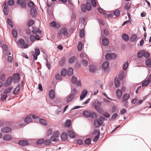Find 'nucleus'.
<instances>
[{
    "label": "nucleus",
    "mask_w": 151,
    "mask_h": 151,
    "mask_svg": "<svg viewBox=\"0 0 151 151\" xmlns=\"http://www.w3.org/2000/svg\"><path fill=\"white\" fill-rule=\"evenodd\" d=\"M114 15L116 17H118L120 14L119 10L118 9L116 10L114 12H113Z\"/></svg>",
    "instance_id": "nucleus-45"
},
{
    "label": "nucleus",
    "mask_w": 151,
    "mask_h": 151,
    "mask_svg": "<svg viewBox=\"0 0 151 151\" xmlns=\"http://www.w3.org/2000/svg\"><path fill=\"white\" fill-rule=\"evenodd\" d=\"M17 3L18 5H19L21 8L24 9L26 6V3L24 0H17Z\"/></svg>",
    "instance_id": "nucleus-4"
},
{
    "label": "nucleus",
    "mask_w": 151,
    "mask_h": 151,
    "mask_svg": "<svg viewBox=\"0 0 151 151\" xmlns=\"http://www.w3.org/2000/svg\"><path fill=\"white\" fill-rule=\"evenodd\" d=\"M35 51L32 52V55L33 56L34 60H36L37 58V56L40 54V50L39 49H35Z\"/></svg>",
    "instance_id": "nucleus-5"
},
{
    "label": "nucleus",
    "mask_w": 151,
    "mask_h": 151,
    "mask_svg": "<svg viewBox=\"0 0 151 151\" xmlns=\"http://www.w3.org/2000/svg\"><path fill=\"white\" fill-rule=\"evenodd\" d=\"M39 122L42 125H46L47 124V122L44 119H40Z\"/></svg>",
    "instance_id": "nucleus-28"
},
{
    "label": "nucleus",
    "mask_w": 151,
    "mask_h": 151,
    "mask_svg": "<svg viewBox=\"0 0 151 151\" xmlns=\"http://www.w3.org/2000/svg\"><path fill=\"white\" fill-rule=\"evenodd\" d=\"M28 5L29 7H33L35 6L34 3L32 1L29 2L28 3Z\"/></svg>",
    "instance_id": "nucleus-55"
},
{
    "label": "nucleus",
    "mask_w": 151,
    "mask_h": 151,
    "mask_svg": "<svg viewBox=\"0 0 151 151\" xmlns=\"http://www.w3.org/2000/svg\"><path fill=\"white\" fill-rule=\"evenodd\" d=\"M75 59L76 58L75 56H73L70 58L68 60L69 63H73Z\"/></svg>",
    "instance_id": "nucleus-43"
},
{
    "label": "nucleus",
    "mask_w": 151,
    "mask_h": 151,
    "mask_svg": "<svg viewBox=\"0 0 151 151\" xmlns=\"http://www.w3.org/2000/svg\"><path fill=\"white\" fill-rule=\"evenodd\" d=\"M44 139H40L38 140L37 142V143L38 144H41L44 143Z\"/></svg>",
    "instance_id": "nucleus-58"
},
{
    "label": "nucleus",
    "mask_w": 151,
    "mask_h": 151,
    "mask_svg": "<svg viewBox=\"0 0 151 151\" xmlns=\"http://www.w3.org/2000/svg\"><path fill=\"white\" fill-rule=\"evenodd\" d=\"M94 107L96 111H97L99 113L102 114L104 113V111L103 109L100 107L96 105H95L94 106Z\"/></svg>",
    "instance_id": "nucleus-16"
},
{
    "label": "nucleus",
    "mask_w": 151,
    "mask_h": 151,
    "mask_svg": "<svg viewBox=\"0 0 151 151\" xmlns=\"http://www.w3.org/2000/svg\"><path fill=\"white\" fill-rule=\"evenodd\" d=\"M97 9L100 13L103 14H105L106 12L105 11L101 8L98 7Z\"/></svg>",
    "instance_id": "nucleus-46"
},
{
    "label": "nucleus",
    "mask_w": 151,
    "mask_h": 151,
    "mask_svg": "<svg viewBox=\"0 0 151 151\" xmlns=\"http://www.w3.org/2000/svg\"><path fill=\"white\" fill-rule=\"evenodd\" d=\"M19 43L20 45L23 46L24 44V41L23 39H20L19 40Z\"/></svg>",
    "instance_id": "nucleus-56"
},
{
    "label": "nucleus",
    "mask_w": 151,
    "mask_h": 151,
    "mask_svg": "<svg viewBox=\"0 0 151 151\" xmlns=\"http://www.w3.org/2000/svg\"><path fill=\"white\" fill-rule=\"evenodd\" d=\"M82 47V43L80 42H78L77 46V48L78 50L79 51H80L81 50Z\"/></svg>",
    "instance_id": "nucleus-39"
},
{
    "label": "nucleus",
    "mask_w": 151,
    "mask_h": 151,
    "mask_svg": "<svg viewBox=\"0 0 151 151\" xmlns=\"http://www.w3.org/2000/svg\"><path fill=\"white\" fill-rule=\"evenodd\" d=\"M96 68L95 66L93 65H91L89 67V70L90 72L91 73L94 72L96 69Z\"/></svg>",
    "instance_id": "nucleus-37"
},
{
    "label": "nucleus",
    "mask_w": 151,
    "mask_h": 151,
    "mask_svg": "<svg viewBox=\"0 0 151 151\" xmlns=\"http://www.w3.org/2000/svg\"><path fill=\"white\" fill-rule=\"evenodd\" d=\"M61 32L65 36H67L68 35V32L66 29L65 28H63L61 30Z\"/></svg>",
    "instance_id": "nucleus-25"
},
{
    "label": "nucleus",
    "mask_w": 151,
    "mask_h": 151,
    "mask_svg": "<svg viewBox=\"0 0 151 151\" xmlns=\"http://www.w3.org/2000/svg\"><path fill=\"white\" fill-rule=\"evenodd\" d=\"M130 95L129 93H125L122 97V101L125 103V105H127L128 103V100L130 97Z\"/></svg>",
    "instance_id": "nucleus-7"
},
{
    "label": "nucleus",
    "mask_w": 151,
    "mask_h": 151,
    "mask_svg": "<svg viewBox=\"0 0 151 151\" xmlns=\"http://www.w3.org/2000/svg\"><path fill=\"white\" fill-rule=\"evenodd\" d=\"M137 38V36L136 34H133L131 36L130 38V40L132 42H134L135 41Z\"/></svg>",
    "instance_id": "nucleus-24"
},
{
    "label": "nucleus",
    "mask_w": 151,
    "mask_h": 151,
    "mask_svg": "<svg viewBox=\"0 0 151 151\" xmlns=\"http://www.w3.org/2000/svg\"><path fill=\"white\" fill-rule=\"evenodd\" d=\"M122 39L126 41H128L129 40V38L128 36L126 34H122Z\"/></svg>",
    "instance_id": "nucleus-36"
},
{
    "label": "nucleus",
    "mask_w": 151,
    "mask_h": 151,
    "mask_svg": "<svg viewBox=\"0 0 151 151\" xmlns=\"http://www.w3.org/2000/svg\"><path fill=\"white\" fill-rule=\"evenodd\" d=\"M70 120H68L66 121L65 123V126L66 127H69L70 126Z\"/></svg>",
    "instance_id": "nucleus-50"
},
{
    "label": "nucleus",
    "mask_w": 151,
    "mask_h": 151,
    "mask_svg": "<svg viewBox=\"0 0 151 151\" xmlns=\"http://www.w3.org/2000/svg\"><path fill=\"white\" fill-rule=\"evenodd\" d=\"M61 139L63 141L65 140L67 138V134L65 133H63L61 135Z\"/></svg>",
    "instance_id": "nucleus-32"
},
{
    "label": "nucleus",
    "mask_w": 151,
    "mask_h": 151,
    "mask_svg": "<svg viewBox=\"0 0 151 151\" xmlns=\"http://www.w3.org/2000/svg\"><path fill=\"white\" fill-rule=\"evenodd\" d=\"M75 96V94L74 93H72L67 96V101L69 102L71 101L74 98Z\"/></svg>",
    "instance_id": "nucleus-15"
},
{
    "label": "nucleus",
    "mask_w": 151,
    "mask_h": 151,
    "mask_svg": "<svg viewBox=\"0 0 151 151\" xmlns=\"http://www.w3.org/2000/svg\"><path fill=\"white\" fill-rule=\"evenodd\" d=\"M116 94L117 97L119 99H120L121 98L122 95V92L120 90H117L116 91Z\"/></svg>",
    "instance_id": "nucleus-35"
},
{
    "label": "nucleus",
    "mask_w": 151,
    "mask_h": 151,
    "mask_svg": "<svg viewBox=\"0 0 151 151\" xmlns=\"http://www.w3.org/2000/svg\"><path fill=\"white\" fill-rule=\"evenodd\" d=\"M3 50L4 52L6 55H10L11 53L8 51V47L7 45H2Z\"/></svg>",
    "instance_id": "nucleus-10"
},
{
    "label": "nucleus",
    "mask_w": 151,
    "mask_h": 151,
    "mask_svg": "<svg viewBox=\"0 0 151 151\" xmlns=\"http://www.w3.org/2000/svg\"><path fill=\"white\" fill-rule=\"evenodd\" d=\"M99 132H98V134L93 139V141L94 142H96L99 139Z\"/></svg>",
    "instance_id": "nucleus-52"
},
{
    "label": "nucleus",
    "mask_w": 151,
    "mask_h": 151,
    "mask_svg": "<svg viewBox=\"0 0 151 151\" xmlns=\"http://www.w3.org/2000/svg\"><path fill=\"white\" fill-rule=\"evenodd\" d=\"M7 96V95L6 94L2 95L1 98V101H4L6 99Z\"/></svg>",
    "instance_id": "nucleus-62"
},
{
    "label": "nucleus",
    "mask_w": 151,
    "mask_h": 151,
    "mask_svg": "<svg viewBox=\"0 0 151 151\" xmlns=\"http://www.w3.org/2000/svg\"><path fill=\"white\" fill-rule=\"evenodd\" d=\"M117 113H115L113 114L111 118V120H114L117 117Z\"/></svg>",
    "instance_id": "nucleus-64"
},
{
    "label": "nucleus",
    "mask_w": 151,
    "mask_h": 151,
    "mask_svg": "<svg viewBox=\"0 0 151 151\" xmlns=\"http://www.w3.org/2000/svg\"><path fill=\"white\" fill-rule=\"evenodd\" d=\"M8 3L9 6H12L14 4V0H9Z\"/></svg>",
    "instance_id": "nucleus-53"
},
{
    "label": "nucleus",
    "mask_w": 151,
    "mask_h": 151,
    "mask_svg": "<svg viewBox=\"0 0 151 151\" xmlns=\"http://www.w3.org/2000/svg\"><path fill=\"white\" fill-rule=\"evenodd\" d=\"M56 25V23L54 21H52L50 23V26L52 27H54Z\"/></svg>",
    "instance_id": "nucleus-61"
},
{
    "label": "nucleus",
    "mask_w": 151,
    "mask_h": 151,
    "mask_svg": "<svg viewBox=\"0 0 151 151\" xmlns=\"http://www.w3.org/2000/svg\"><path fill=\"white\" fill-rule=\"evenodd\" d=\"M145 51L144 50H141L139 51L137 53V57L138 58H141L142 56L144 55Z\"/></svg>",
    "instance_id": "nucleus-34"
},
{
    "label": "nucleus",
    "mask_w": 151,
    "mask_h": 151,
    "mask_svg": "<svg viewBox=\"0 0 151 151\" xmlns=\"http://www.w3.org/2000/svg\"><path fill=\"white\" fill-rule=\"evenodd\" d=\"M3 138L4 140L9 141L12 139V137L10 135L6 134L3 136Z\"/></svg>",
    "instance_id": "nucleus-23"
},
{
    "label": "nucleus",
    "mask_w": 151,
    "mask_h": 151,
    "mask_svg": "<svg viewBox=\"0 0 151 151\" xmlns=\"http://www.w3.org/2000/svg\"><path fill=\"white\" fill-rule=\"evenodd\" d=\"M83 115L87 117H90L91 118H96L97 117V115L96 113L93 112H91L90 111L86 110L83 113Z\"/></svg>",
    "instance_id": "nucleus-1"
},
{
    "label": "nucleus",
    "mask_w": 151,
    "mask_h": 151,
    "mask_svg": "<svg viewBox=\"0 0 151 151\" xmlns=\"http://www.w3.org/2000/svg\"><path fill=\"white\" fill-rule=\"evenodd\" d=\"M109 66V63L108 61L105 62L102 65V67L105 71L108 70Z\"/></svg>",
    "instance_id": "nucleus-11"
},
{
    "label": "nucleus",
    "mask_w": 151,
    "mask_h": 151,
    "mask_svg": "<svg viewBox=\"0 0 151 151\" xmlns=\"http://www.w3.org/2000/svg\"><path fill=\"white\" fill-rule=\"evenodd\" d=\"M109 43V40L107 38H105L102 40V44L103 45L106 46Z\"/></svg>",
    "instance_id": "nucleus-26"
},
{
    "label": "nucleus",
    "mask_w": 151,
    "mask_h": 151,
    "mask_svg": "<svg viewBox=\"0 0 151 151\" xmlns=\"http://www.w3.org/2000/svg\"><path fill=\"white\" fill-rule=\"evenodd\" d=\"M77 81V78L75 76H73L71 78V81L73 84H75L76 83Z\"/></svg>",
    "instance_id": "nucleus-40"
},
{
    "label": "nucleus",
    "mask_w": 151,
    "mask_h": 151,
    "mask_svg": "<svg viewBox=\"0 0 151 151\" xmlns=\"http://www.w3.org/2000/svg\"><path fill=\"white\" fill-rule=\"evenodd\" d=\"M34 23V21L32 20H31L28 22L27 25L28 27H30L33 25Z\"/></svg>",
    "instance_id": "nucleus-48"
},
{
    "label": "nucleus",
    "mask_w": 151,
    "mask_h": 151,
    "mask_svg": "<svg viewBox=\"0 0 151 151\" xmlns=\"http://www.w3.org/2000/svg\"><path fill=\"white\" fill-rule=\"evenodd\" d=\"M31 15L33 17H35L37 15V12L36 9H31L30 10Z\"/></svg>",
    "instance_id": "nucleus-12"
},
{
    "label": "nucleus",
    "mask_w": 151,
    "mask_h": 151,
    "mask_svg": "<svg viewBox=\"0 0 151 151\" xmlns=\"http://www.w3.org/2000/svg\"><path fill=\"white\" fill-rule=\"evenodd\" d=\"M12 88L10 87L6 89L4 91V93L6 94L9 93L12 89Z\"/></svg>",
    "instance_id": "nucleus-54"
},
{
    "label": "nucleus",
    "mask_w": 151,
    "mask_h": 151,
    "mask_svg": "<svg viewBox=\"0 0 151 151\" xmlns=\"http://www.w3.org/2000/svg\"><path fill=\"white\" fill-rule=\"evenodd\" d=\"M151 63V60L148 59H147L145 61V64L147 66H149L150 65Z\"/></svg>",
    "instance_id": "nucleus-57"
},
{
    "label": "nucleus",
    "mask_w": 151,
    "mask_h": 151,
    "mask_svg": "<svg viewBox=\"0 0 151 151\" xmlns=\"http://www.w3.org/2000/svg\"><path fill=\"white\" fill-rule=\"evenodd\" d=\"M150 82V80L149 79L146 80L142 82V86L143 87L146 86L148 85Z\"/></svg>",
    "instance_id": "nucleus-29"
},
{
    "label": "nucleus",
    "mask_w": 151,
    "mask_h": 151,
    "mask_svg": "<svg viewBox=\"0 0 151 151\" xmlns=\"http://www.w3.org/2000/svg\"><path fill=\"white\" fill-rule=\"evenodd\" d=\"M32 32V33L35 34H36L37 33H38L39 34H41L42 33L41 30L39 29L38 28H33Z\"/></svg>",
    "instance_id": "nucleus-17"
},
{
    "label": "nucleus",
    "mask_w": 151,
    "mask_h": 151,
    "mask_svg": "<svg viewBox=\"0 0 151 151\" xmlns=\"http://www.w3.org/2000/svg\"><path fill=\"white\" fill-rule=\"evenodd\" d=\"M65 57H63L59 62L60 65L61 66L63 65L65 63Z\"/></svg>",
    "instance_id": "nucleus-33"
},
{
    "label": "nucleus",
    "mask_w": 151,
    "mask_h": 151,
    "mask_svg": "<svg viewBox=\"0 0 151 151\" xmlns=\"http://www.w3.org/2000/svg\"><path fill=\"white\" fill-rule=\"evenodd\" d=\"M82 65L84 66H86L88 65V62L87 60L83 59L82 60Z\"/></svg>",
    "instance_id": "nucleus-51"
},
{
    "label": "nucleus",
    "mask_w": 151,
    "mask_h": 151,
    "mask_svg": "<svg viewBox=\"0 0 151 151\" xmlns=\"http://www.w3.org/2000/svg\"><path fill=\"white\" fill-rule=\"evenodd\" d=\"M87 93V91L86 90H83L82 91L81 95L80 96V99L82 100L86 96Z\"/></svg>",
    "instance_id": "nucleus-21"
},
{
    "label": "nucleus",
    "mask_w": 151,
    "mask_h": 151,
    "mask_svg": "<svg viewBox=\"0 0 151 151\" xmlns=\"http://www.w3.org/2000/svg\"><path fill=\"white\" fill-rule=\"evenodd\" d=\"M55 78L56 79L58 80H60L62 79V77L60 75L59 73H57L55 75Z\"/></svg>",
    "instance_id": "nucleus-60"
},
{
    "label": "nucleus",
    "mask_w": 151,
    "mask_h": 151,
    "mask_svg": "<svg viewBox=\"0 0 151 151\" xmlns=\"http://www.w3.org/2000/svg\"><path fill=\"white\" fill-rule=\"evenodd\" d=\"M32 121V118L30 116H28L25 118L24 119V121L25 123H29Z\"/></svg>",
    "instance_id": "nucleus-31"
},
{
    "label": "nucleus",
    "mask_w": 151,
    "mask_h": 151,
    "mask_svg": "<svg viewBox=\"0 0 151 151\" xmlns=\"http://www.w3.org/2000/svg\"><path fill=\"white\" fill-rule=\"evenodd\" d=\"M13 79L12 77H10L8 78L5 83V85L7 86H9L11 83Z\"/></svg>",
    "instance_id": "nucleus-22"
},
{
    "label": "nucleus",
    "mask_w": 151,
    "mask_h": 151,
    "mask_svg": "<svg viewBox=\"0 0 151 151\" xmlns=\"http://www.w3.org/2000/svg\"><path fill=\"white\" fill-rule=\"evenodd\" d=\"M114 84L116 87H118L120 85V81L117 78H116L114 80Z\"/></svg>",
    "instance_id": "nucleus-30"
},
{
    "label": "nucleus",
    "mask_w": 151,
    "mask_h": 151,
    "mask_svg": "<svg viewBox=\"0 0 151 151\" xmlns=\"http://www.w3.org/2000/svg\"><path fill=\"white\" fill-rule=\"evenodd\" d=\"M103 123L102 121L99 119L95 120L94 122V124L96 127H98L100 125L102 124Z\"/></svg>",
    "instance_id": "nucleus-9"
},
{
    "label": "nucleus",
    "mask_w": 151,
    "mask_h": 151,
    "mask_svg": "<svg viewBox=\"0 0 151 151\" xmlns=\"http://www.w3.org/2000/svg\"><path fill=\"white\" fill-rule=\"evenodd\" d=\"M51 139L50 140V139H47L45 140V141L44 140V144L46 145H49L51 143Z\"/></svg>",
    "instance_id": "nucleus-44"
},
{
    "label": "nucleus",
    "mask_w": 151,
    "mask_h": 151,
    "mask_svg": "<svg viewBox=\"0 0 151 151\" xmlns=\"http://www.w3.org/2000/svg\"><path fill=\"white\" fill-rule=\"evenodd\" d=\"M128 65V62L127 61L125 62L123 65V69L124 70H125L127 69V68Z\"/></svg>",
    "instance_id": "nucleus-49"
},
{
    "label": "nucleus",
    "mask_w": 151,
    "mask_h": 151,
    "mask_svg": "<svg viewBox=\"0 0 151 151\" xmlns=\"http://www.w3.org/2000/svg\"><path fill=\"white\" fill-rule=\"evenodd\" d=\"M116 57V55L114 53H107L105 55V58L107 60L114 59Z\"/></svg>",
    "instance_id": "nucleus-6"
},
{
    "label": "nucleus",
    "mask_w": 151,
    "mask_h": 151,
    "mask_svg": "<svg viewBox=\"0 0 151 151\" xmlns=\"http://www.w3.org/2000/svg\"><path fill=\"white\" fill-rule=\"evenodd\" d=\"M91 9V5L89 2H87L86 5L84 4H82L81 6V10L83 12H86V10L90 11Z\"/></svg>",
    "instance_id": "nucleus-2"
},
{
    "label": "nucleus",
    "mask_w": 151,
    "mask_h": 151,
    "mask_svg": "<svg viewBox=\"0 0 151 151\" xmlns=\"http://www.w3.org/2000/svg\"><path fill=\"white\" fill-rule=\"evenodd\" d=\"M55 92L53 90H51L49 92V96L50 98L53 99L55 98Z\"/></svg>",
    "instance_id": "nucleus-19"
},
{
    "label": "nucleus",
    "mask_w": 151,
    "mask_h": 151,
    "mask_svg": "<svg viewBox=\"0 0 151 151\" xmlns=\"http://www.w3.org/2000/svg\"><path fill=\"white\" fill-rule=\"evenodd\" d=\"M91 5L93 7H96V3L95 0H91Z\"/></svg>",
    "instance_id": "nucleus-59"
},
{
    "label": "nucleus",
    "mask_w": 151,
    "mask_h": 151,
    "mask_svg": "<svg viewBox=\"0 0 151 151\" xmlns=\"http://www.w3.org/2000/svg\"><path fill=\"white\" fill-rule=\"evenodd\" d=\"M12 34L14 37H16L17 36V31L15 29H13L12 31Z\"/></svg>",
    "instance_id": "nucleus-41"
},
{
    "label": "nucleus",
    "mask_w": 151,
    "mask_h": 151,
    "mask_svg": "<svg viewBox=\"0 0 151 151\" xmlns=\"http://www.w3.org/2000/svg\"><path fill=\"white\" fill-rule=\"evenodd\" d=\"M84 30L83 29H82L80 32V37L82 38L84 36Z\"/></svg>",
    "instance_id": "nucleus-42"
},
{
    "label": "nucleus",
    "mask_w": 151,
    "mask_h": 151,
    "mask_svg": "<svg viewBox=\"0 0 151 151\" xmlns=\"http://www.w3.org/2000/svg\"><path fill=\"white\" fill-rule=\"evenodd\" d=\"M67 72L66 69L63 68L61 71V74L62 76H64L66 75Z\"/></svg>",
    "instance_id": "nucleus-38"
},
{
    "label": "nucleus",
    "mask_w": 151,
    "mask_h": 151,
    "mask_svg": "<svg viewBox=\"0 0 151 151\" xmlns=\"http://www.w3.org/2000/svg\"><path fill=\"white\" fill-rule=\"evenodd\" d=\"M73 69L72 68H69L68 70L67 74L68 76H71L73 73Z\"/></svg>",
    "instance_id": "nucleus-27"
},
{
    "label": "nucleus",
    "mask_w": 151,
    "mask_h": 151,
    "mask_svg": "<svg viewBox=\"0 0 151 151\" xmlns=\"http://www.w3.org/2000/svg\"><path fill=\"white\" fill-rule=\"evenodd\" d=\"M20 87V84H18L16 88H15L13 93L15 95L18 94L19 92Z\"/></svg>",
    "instance_id": "nucleus-18"
},
{
    "label": "nucleus",
    "mask_w": 151,
    "mask_h": 151,
    "mask_svg": "<svg viewBox=\"0 0 151 151\" xmlns=\"http://www.w3.org/2000/svg\"><path fill=\"white\" fill-rule=\"evenodd\" d=\"M59 136V133L58 131L54 132L53 135L51 137V140L53 142H57L58 139L56 138L58 137Z\"/></svg>",
    "instance_id": "nucleus-3"
},
{
    "label": "nucleus",
    "mask_w": 151,
    "mask_h": 151,
    "mask_svg": "<svg viewBox=\"0 0 151 151\" xmlns=\"http://www.w3.org/2000/svg\"><path fill=\"white\" fill-rule=\"evenodd\" d=\"M67 134L68 136L71 138H74L75 137V134L72 131H68L67 132Z\"/></svg>",
    "instance_id": "nucleus-20"
},
{
    "label": "nucleus",
    "mask_w": 151,
    "mask_h": 151,
    "mask_svg": "<svg viewBox=\"0 0 151 151\" xmlns=\"http://www.w3.org/2000/svg\"><path fill=\"white\" fill-rule=\"evenodd\" d=\"M12 77L13 78L12 80H13V81L14 83H17L19 81L20 76L19 74L17 73H15L13 75Z\"/></svg>",
    "instance_id": "nucleus-8"
},
{
    "label": "nucleus",
    "mask_w": 151,
    "mask_h": 151,
    "mask_svg": "<svg viewBox=\"0 0 151 151\" xmlns=\"http://www.w3.org/2000/svg\"><path fill=\"white\" fill-rule=\"evenodd\" d=\"M124 72H122L119 74V79L120 80H122L123 78Z\"/></svg>",
    "instance_id": "nucleus-63"
},
{
    "label": "nucleus",
    "mask_w": 151,
    "mask_h": 151,
    "mask_svg": "<svg viewBox=\"0 0 151 151\" xmlns=\"http://www.w3.org/2000/svg\"><path fill=\"white\" fill-rule=\"evenodd\" d=\"M18 144L20 145L24 146H26L28 145L29 143L27 141L25 140H22L19 141Z\"/></svg>",
    "instance_id": "nucleus-14"
},
{
    "label": "nucleus",
    "mask_w": 151,
    "mask_h": 151,
    "mask_svg": "<svg viewBox=\"0 0 151 151\" xmlns=\"http://www.w3.org/2000/svg\"><path fill=\"white\" fill-rule=\"evenodd\" d=\"M12 129L9 127H5L1 129V132L3 133H8L11 131Z\"/></svg>",
    "instance_id": "nucleus-13"
},
{
    "label": "nucleus",
    "mask_w": 151,
    "mask_h": 151,
    "mask_svg": "<svg viewBox=\"0 0 151 151\" xmlns=\"http://www.w3.org/2000/svg\"><path fill=\"white\" fill-rule=\"evenodd\" d=\"M84 142L86 144L89 145L91 143V139L90 138H88L85 140Z\"/></svg>",
    "instance_id": "nucleus-47"
}]
</instances>
